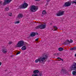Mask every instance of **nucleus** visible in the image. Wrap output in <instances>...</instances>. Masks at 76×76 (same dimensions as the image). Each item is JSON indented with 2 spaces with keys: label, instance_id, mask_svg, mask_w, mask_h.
<instances>
[{
  "label": "nucleus",
  "instance_id": "nucleus-1",
  "mask_svg": "<svg viewBox=\"0 0 76 76\" xmlns=\"http://www.w3.org/2000/svg\"><path fill=\"white\" fill-rule=\"evenodd\" d=\"M47 58H48V56L46 55H43L42 56L38 58V59H36L35 61V63H38L39 61V63L44 64V62L46 61L45 60H47Z\"/></svg>",
  "mask_w": 76,
  "mask_h": 76
},
{
  "label": "nucleus",
  "instance_id": "nucleus-2",
  "mask_svg": "<svg viewBox=\"0 0 76 76\" xmlns=\"http://www.w3.org/2000/svg\"><path fill=\"white\" fill-rule=\"evenodd\" d=\"M38 9V6L33 5L31 6L30 10L32 12H35Z\"/></svg>",
  "mask_w": 76,
  "mask_h": 76
},
{
  "label": "nucleus",
  "instance_id": "nucleus-3",
  "mask_svg": "<svg viewBox=\"0 0 76 76\" xmlns=\"http://www.w3.org/2000/svg\"><path fill=\"white\" fill-rule=\"evenodd\" d=\"M45 28H46V24H45L44 25L43 24L39 25V26H36L35 28L36 29H45Z\"/></svg>",
  "mask_w": 76,
  "mask_h": 76
},
{
  "label": "nucleus",
  "instance_id": "nucleus-4",
  "mask_svg": "<svg viewBox=\"0 0 76 76\" xmlns=\"http://www.w3.org/2000/svg\"><path fill=\"white\" fill-rule=\"evenodd\" d=\"M28 4L26 3H23L22 5H21L20 6L19 8L20 9H25L28 7Z\"/></svg>",
  "mask_w": 76,
  "mask_h": 76
},
{
  "label": "nucleus",
  "instance_id": "nucleus-5",
  "mask_svg": "<svg viewBox=\"0 0 76 76\" xmlns=\"http://www.w3.org/2000/svg\"><path fill=\"white\" fill-rule=\"evenodd\" d=\"M23 44H24V42L23 41H21L18 42L17 45L18 47H21L23 45Z\"/></svg>",
  "mask_w": 76,
  "mask_h": 76
},
{
  "label": "nucleus",
  "instance_id": "nucleus-6",
  "mask_svg": "<svg viewBox=\"0 0 76 76\" xmlns=\"http://www.w3.org/2000/svg\"><path fill=\"white\" fill-rule=\"evenodd\" d=\"M64 11H61V10H59L57 13L56 15L57 16H62V15H64Z\"/></svg>",
  "mask_w": 76,
  "mask_h": 76
},
{
  "label": "nucleus",
  "instance_id": "nucleus-7",
  "mask_svg": "<svg viewBox=\"0 0 76 76\" xmlns=\"http://www.w3.org/2000/svg\"><path fill=\"white\" fill-rule=\"evenodd\" d=\"M72 2H70V1H68L66 2L63 6V7H68L70 6L71 5Z\"/></svg>",
  "mask_w": 76,
  "mask_h": 76
},
{
  "label": "nucleus",
  "instance_id": "nucleus-8",
  "mask_svg": "<svg viewBox=\"0 0 76 76\" xmlns=\"http://www.w3.org/2000/svg\"><path fill=\"white\" fill-rule=\"evenodd\" d=\"M12 1V0H4V2L3 4V5H6L7 4H9Z\"/></svg>",
  "mask_w": 76,
  "mask_h": 76
},
{
  "label": "nucleus",
  "instance_id": "nucleus-9",
  "mask_svg": "<svg viewBox=\"0 0 76 76\" xmlns=\"http://www.w3.org/2000/svg\"><path fill=\"white\" fill-rule=\"evenodd\" d=\"M75 64L73 65H72V67L70 68L71 70H76V63H74Z\"/></svg>",
  "mask_w": 76,
  "mask_h": 76
},
{
  "label": "nucleus",
  "instance_id": "nucleus-10",
  "mask_svg": "<svg viewBox=\"0 0 76 76\" xmlns=\"http://www.w3.org/2000/svg\"><path fill=\"white\" fill-rule=\"evenodd\" d=\"M35 35H36V34H35V32H31V34H30L31 37H35Z\"/></svg>",
  "mask_w": 76,
  "mask_h": 76
},
{
  "label": "nucleus",
  "instance_id": "nucleus-11",
  "mask_svg": "<svg viewBox=\"0 0 76 76\" xmlns=\"http://www.w3.org/2000/svg\"><path fill=\"white\" fill-rule=\"evenodd\" d=\"M2 53H4V54H6V53L7 52V49L3 48L2 49Z\"/></svg>",
  "mask_w": 76,
  "mask_h": 76
},
{
  "label": "nucleus",
  "instance_id": "nucleus-12",
  "mask_svg": "<svg viewBox=\"0 0 76 76\" xmlns=\"http://www.w3.org/2000/svg\"><path fill=\"white\" fill-rule=\"evenodd\" d=\"M39 72V70H34L33 71V73H34V74H37V73H38Z\"/></svg>",
  "mask_w": 76,
  "mask_h": 76
},
{
  "label": "nucleus",
  "instance_id": "nucleus-13",
  "mask_svg": "<svg viewBox=\"0 0 76 76\" xmlns=\"http://www.w3.org/2000/svg\"><path fill=\"white\" fill-rule=\"evenodd\" d=\"M18 18H22L23 17V15L22 14H19L18 15Z\"/></svg>",
  "mask_w": 76,
  "mask_h": 76
},
{
  "label": "nucleus",
  "instance_id": "nucleus-14",
  "mask_svg": "<svg viewBox=\"0 0 76 76\" xmlns=\"http://www.w3.org/2000/svg\"><path fill=\"white\" fill-rule=\"evenodd\" d=\"M26 49V47L25 46H23V47L21 48V50H25Z\"/></svg>",
  "mask_w": 76,
  "mask_h": 76
},
{
  "label": "nucleus",
  "instance_id": "nucleus-15",
  "mask_svg": "<svg viewBox=\"0 0 76 76\" xmlns=\"http://www.w3.org/2000/svg\"><path fill=\"white\" fill-rule=\"evenodd\" d=\"M47 13V12H46V11H45V10H44L42 12V14L43 15H46Z\"/></svg>",
  "mask_w": 76,
  "mask_h": 76
},
{
  "label": "nucleus",
  "instance_id": "nucleus-16",
  "mask_svg": "<svg viewBox=\"0 0 76 76\" xmlns=\"http://www.w3.org/2000/svg\"><path fill=\"white\" fill-rule=\"evenodd\" d=\"M63 74H65L66 75H68V72L66 71V70H65L64 71H63Z\"/></svg>",
  "mask_w": 76,
  "mask_h": 76
},
{
  "label": "nucleus",
  "instance_id": "nucleus-17",
  "mask_svg": "<svg viewBox=\"0 0 76 76\" xmlns=\"http://www.w3.org/2000/svg\"><path fill=\"white\" fill-rule=\"evenodd\" d=\"M58 50L59 51H63V48H58Z\"/></svg>",
  "mask_w": 76,
  "mask_h": 76
},
{
  "label": "nucleus",
  "instance_id": "nucleus-18",
  "mask_svg": "<svg viewBox=\"0 0 76 76\" xmlns=\"http://www.w3.org/2000/svg\"><path fill=\"white\" fill-rule=\"evenodd\" d=\"M68 41L69 42V44H70V43H72V42H73V40L72 39H70V41L68 40Z\"/></svg>",
  "mask_w": 76,
  "mask_h": 76
},
{
  "label": "nucleus",
  "instance_id": "nucleus-19",
  "mask_svg": "<svg viewBox=\"0 0 76 76\" xmlns=\"http://www.w3.org/2000/svg\"><path fill=\"white\" fill-rule=\"evenodd\" d=\"M72 74L73 75H76V71H73L72 72Z\"/></svg>",
  "mask_w": 76,
  "mask_h": 76
},
{
  "label": "nucleus",
  "instance_id": "nucleus-20",
  "mask_svg": "<svg viewBox=\"0 0 76 76\" xmlns=\"http://www.w3.org/2000/svg\"><path fill=\"white\" fill-rule=\"evenodd\" d=\"M53 55H54V56H59V55H60V53H54Z\"/></svg>",
  "mask_w": 76,
  "mask_h": 76
},
{
  "label": "nucleus",
  "instance_id": "nucleus-21",
  "mask_svg": "<svg viewBox=\"0 0 76 76\" xmlns=\"http://www.w3.org/2000/svg\"><path fill=\"white\" fill-rule=\"evenodd\" d=\"M32 76H39V75L38 74H34L32 75Z\"/></svg>",
  "mask_w": 76,
  "mask_h": 76
},
{
  "label": "nucleus",
  "instance_id": "nucleus-22",
  "mask_svg": "<svg viewBox=\"0 0 76 76\" xmlns=\"http://www.w3.org/2000/svg\"><path fill=\"white\" fill-rule=\"evenodd\" d=\"M5 9L6 10V11H8L9 10V7H6Z\"/></svg>",
  "mask_w": 76,
  "mask_h": 76
},
{
  "label": "nucleus",
  "instance_id": "nucleus-23",
  "mask_svg": "<svg viewBox=\"0 0 76 76\" xmlns=\"http://www.w3.org/2000/svg\"><path fill=\"white\" fill-rule=\"evenodd\" d=\"M39 75L40 76H42V72H39Z\"/></svg>",
  "mask_w": 76,
  "mask_h": 76
},
{
  "label": "nucleus",
  "instance_id": "nucleus-24",
  "mask_svg": "<svg viewBox=\"0 0 76 76\" xmlns=\"http://www.w3.org/2000/svg\"><path fill=\"white\" fill-rule=\"evenodd\" d=\"M65 70H66V69H62L61 70V73H62V72H64Z\"/></svg>",
  "mask_w": 76,
  "mask_h": 76
},
{
  "label": "nucleus",
  "instance_id": "nucleus-25",
  "mask_svg": "<svg viewBox=\"0 0 76 76\" xmlns=\"http://www.w3.org/2000/svg\"><path fill=\"white\" fill-rule=\"evenodd\" d=\"M68 40H66V44L67 45L68 44H69V42L68 41Z\"/></svg>",
  "mask_w": 76,
  "mask_h": 76
},
{
  "label": "nucleus",
  "instance_id": "nucleus-26",
  "mask_svg": "<svg viewBox=\"0 0 76 76\" xmlns=\"http://www.w3.org/2000/svg\"><path fill=\"white\" fill-rule=\"evenodd\" d=\"M53 28H55V29H58V28H57V27L56 26H53Z\"/></svg>",
  "mask_w": 76,
  "mask_h": 76
},
{
  "label": "nucleus",
  "instance_id": "nucleus-27",
  "mask_svg": "<svg viewBox=\"0 0 76 76\" xmlns=\"http://www.w3.org/2000/svg\"><path fill=\"white\" fill-rule=\"evenodd\" d=\"M70 50H71V51H72V50H74V48H71Z\"/></svg>",
  "mask_w": 76,
  "mask_h": 76
},
{
  "label": "nucleus",
  "instance_id": "nucleus-28",
  "mask_svg": "<svg viewBox=\"0 0 76 76\" xmlns=\"http://www.w3.org/2000/svg\"><path fill=\"white\" fill-rule=\"evenodd\" d=\"M20 53V51L18 52V53H16V55H18V54H19Z\"/></svg>",
  "mask_w": 76,
  "mask_h": 76
},
{
  "label": "nucleus",
  "instance_id": "nucleus-29",
  "mask_svg": "<svg viewBox=\"0 0 76 76\" xmlns=\"http://www.w3.org/2000/svg\"><path fill=\"white\" fill-rule=\"evenodd\" d=\"M72 4H74V3H75V4H76V2L75 1H72Z\"/></svg>",
  "mask_w": 76,
  "mask_h": 76
},
{
  "label": "nucleus",
  "instance_id": "nucleus-30",
  "mask_svg": "<svg viewBox=\"0 0 76 76\" xmlns=\"http://www.w3.org/2000/svg\"><path fill=\"white\" fill-rule=\"evenodd\" d=\"M12 13H9V16H12Z\"/></svg>",
  "mask_w": 76,
  "mask_h": 76
},
{
  "label": "nucleus",
  "instance_id": "nucleus-31",
  "mask_svg": "<svg viewBox=\"0 0 76 76\" xmlns=\"http://www.w3.org/2000/svg\"><path fill=\"white\" fill-rule=\"evenodd\" d=\"M19 23V21H18L15 22V23Z\"/></svg>",
  "mask_w": 76,
  "mask_h": 76
},
{
  "label": "nucleus",
  "instance_id": "nucleus-32",
  "mask_svg": "<svg viewBox=\"0 0 76 76\" xmlns=\"http://www.w3.org/2000/svg\"><path fill=\"white\" fill-rule=\"evenodd\" d=\"M39 39V38H38L35 40V41H38V40Z\"/></svg>",
  "mask_w": 76,
  "mask_h": 76
},
{
  "label": "nucleus",
  "instance_id": "nucleus-33",
  "mask_svg": "<svg viewBox=\"0 0 76 76\" xmlns=\"http://www.w3.org/2000/svg\"><path fill=\"white\" fill-rule=\"evenodd\" d=\"M74 50H76V47H74Z\"/></svg>",
  "mask_w": 76,
  "mask_h": 76
},
{
  "label": "nucleus",
  "instance_id": "nucleus-34",
  "mask_svg": "<svg viewBox=\"0 0 76 76\" xmlns=\"http://www.w3.org/2000/svg\"><path fill=\"white\" fill-rule=\"evenodd\" d=\"M63 44H64L65 45H66V42H64V43H63Z\"/></svg>",
  "mask_w": 76,
  "mask_h": 76
},
{
  "label": "nucleus",
  "instance_id": "nucleus-35",
  "mask_svg": "<svg viewBox=\"0 0 76 76\" xmlns=\"http://www.w3.org/2000/svg\"><path fill=\"white\" fill-rule=\"evenodd\" d=\"M12 42H10L9 43V44H12Z\"/></svg>",
  "mask_w": 76,
  "mask_h": 76
},
{
  "label": "nucleus",
  "instance_id": "nucleus-36",
  "mask_svg": "<svg viewBox=\"0 0 76 76\" xmlns=\"http://www.w3.org/2000/svg\"><path fill=\"white\" fill-rule=\"evenodd\" d=\"M2 4V1H0V5Z\"/></svg>",
  "mask_w": 76,
  "mask_h": 76
},
{
  "label": "nucleus",
  "instance_id": "nucleus-37",
  "mask_svg": "<svg viewBox=\"0 0 76 76\" xmlns=\"http://www.w3.org/2000/svg\"><path fill=\"white\" fill-rule=\"evenodd\" d=\"M35 34H36V35H38V33L36 32V33H35Z\"/></svg>",
  "mask_w": 76,
  "mask_h": 76
},
{
  "label": "nucleus",
  "instance_id": "nucleus-38",
  "mask_svg": "<svg viewBox=\"0 0 76 76\" xmlns=\"http://www.w3.org/2000/svg\"><path fill=\"white\" fill-rule=\"evenodd\" d=\"M58 58V59H60V60H61V58H59V57Z\"/></svg>",
  "mask_w": 76,
  "mask_h": 76
},
{
  "label": "nucleus",
  "instance_id": "nucleus-39",
  "mask_svg": "<svg viewBox=\"0 0 76 76\" xmlns=\"http://www.w3.org/2000/svg\"><path fill=\"white\" fill-rule=\"evenodd\" d=\"M50 0H48L47 1V2H50Z\"/></svg>",
  "mask_w": 76,
  "mask_h": 76
},
{
  "label": "nucleus",
  "instance_id": "nucleus-40",
  "mask_svg": "<svg viewBox=\"0 0 76 76\" xmlns=\"http://www.w3.org/2000/svg\"><path fill=\"white\" fill-rule=\"evenodd\" d=\"M48 3H47L46 4V6H47V5H48Z\"/></svg>",
  "mask_w": 76,
  "mask_h": 76
},
{
  "label": "nucleus",
  "instance_id": "nucleus-41",
  "mask_svg": "<svg viewBox=\"0 0 76 76\" xmlns=\"http://www.w3.org/2000/svg\"><path fill=\"white\" fill-rule=\"evenodd\" d=\"M57 29H55L53 30V31H57Z\"/></svg>",
  "mask_w": 76,
  "mask_h": 76
},
{
  "label": "nucleus",
  "instance_id": "nucleus-42",
  "mask_svg": "<svg viewBox=\"0 0 76 76\" xmlns=\"http://www.w3.org/2000/svg\"><path fill=\"white\" fill-rule=\"evenodd\" d=\"M35 1H39L40 0H34Z\"/></svg>",
  "mask_w": 76,
  "mask_h": 76
},
{
  "label": "nucleus",
  "instance_id": "nucleus-43",
  "mask_svg": "<svg viewBox=\"0 0 76 76\" xmlns=\"http://www.w3.org/2000/svg\"><path fill=\"white\" fill-rule=\"evenodd\" d=\"M61 60H62V61H63V59H62L61 58Z\"/></svg>",
  "mask_w": 76,
  "mask_h": 76
},
{
  "label": "nucleus",
  "instance_id": "nucleus-44",
  "mask_svg": "<svg viewBox=\"0 0 76 76\" xmlns=\"http://www.w3.org/2000/svg\"><path fill=\"white\" fill-rule=\"evenodd\" d=\"M1 63L0 62V66L1 65Z\"/></svg>",
  "mask_w": 76,
  "mask_h": 76
}]
</instances>
